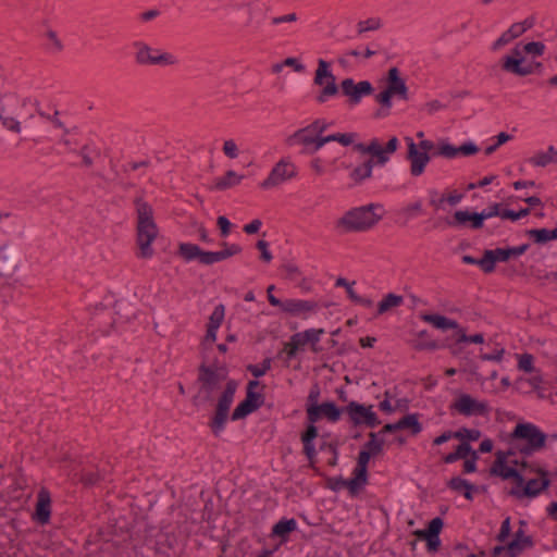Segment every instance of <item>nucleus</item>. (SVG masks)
I'll list each match as a JSON object with an SVG mask.
<instances>
[{
	"label": "nucleus",
	"instance_id": "nucleus-43",
	"mask_svg": "<svg viewBox=\"0 0 557 557\" xmlns=\"http://www.w3.org/2000/svg\"><path fill=\"white\" fill-rule=\"evenodd\" d=\"M520 26H515L513 24L505 32L503 33L499 38L494 42L493 48L498 49L502 46H505L512 41L513 39L519 37V30Z\"/></svg>",
	"mask_w": 557,
	"mask_h": 557
},
{
	"label": "nucleus",
	"instance_id": "nucleus-9",
	"mask_svg": "<svg viewBox=\"0 0 557 557\" xmlns=\"http://www.w3.org/2000/svg\"><path fill=\"white\" fill-rule=\"evenodd\" d=\"M524 250L525 246H519L515 248H496L485 250L484 256L481 259H474L472 257L465 256L462 260L466 263L478 264L484 272H491L494 270L496 263L517 258L521 256Z\"/></svg>",
	"mask_w": 557,
	"mask_h": 557
},
{
	"label": "nucleus",
	"instance_id": "nucleus-26",
	"mask_svg": "<svg viewBox=\"0 0 557 557\" xmlns=\"http://www.w3.org/2000/svg\"><path fill=\"white\" fill-rule=\"evenodd\" d=\"M50 493L46 488H41L37 496L35 518L41 523L46 524L50 520Z\"/></svg>",
	"mask_w": 557,
	"mask_h": 557
},
{
	"label": "nucleus",
	"instance_id": "nucleus-1",
	"mask_svg": "<svg viewBox=\"0 0 557 557\" xmlns=\"http://www.w3.org/2000/svg\"><path fill=\"white\" fill-rule=\"evenodd\" d=\"M510 442L520 454L529 456L557 442V434L546 435L531 422H519L510 433Z\"/></svg>",
	"mask_w": 557,
	"mask_h": 557
},
{
	"label": "nucleus",
	"instance_id": "nucleus-45",
	"mask_svg": "<svg viewBox=\"0 0 557 557\" xmlns=\"http://www.w3.org/2000/svg\"><path fill=\"white\" fill-rule=\"evenodd\" d=\"M404 301V298L399 295L388 294L386 297L379 304V313H384L392 308H396L400 306Z\"/></svg>",
	"mask_w": 557,
	"mask_h": 557
},
{
	"label": "nucleus",
	"instance_id": "nucleus-24",
	"mask_svg": "<svg viewBox=\"0 0 557 557\" xmlns=\"http://www.w3.org/2000/svg\"><path fill=\"white\" fill-rule=\"evenodd\" d=\"M443 520L434 518L430 521L428 530H417L414 535L426 541L428 549L431 552L437 550L441 545L440 532L443 529Z\"/></svg>",
	"mask_w": 557,
	"mask_h": 557
},
{
	"label": "nucleus",
	"instance_id": "nucleus-14",
	"mask_svg": "<svg viewBox=\"0 0 557 557\" xmlns=\"http://www.w3.org/2000/svg\"><path fill=\"white\" fill-rule=\"evenodd\" d=\"M540 65L539 62L525 57L516 46L509 54L503 58V70L517 76L532 74Z\"/></svg>",
	"mask_w": 557,
	"mask_h": 557
},
{
	"label": "nucleus",
	"instance_id": "nucleus-22",
	"mask_svg": "<svg viewBox=\"0 0 557 557\" xmlns=\"http://www.w3.org/2000/svg\"><path fill=\"white\" fill-rule=\"evenodd\" d=\"M369 154L375 159L376 164L384 165L386 164L391 157L396 152L399 147V140L396 136H393L386 144L385 147H382L379 139L373 138L370 141Z\"/></svg>",
	"mask_w": 557,
	"mask_h": 557
},
{
	"label": "nucleus",
	"instance_id": "nucleus-4",
	"mask_svg": "<svg viewBox=\"0 0 557 557\" xmlns=\"http://www.w3.org/2000/svg\"><path fill=\"white\" fill-rule=\"evenodd\" d=\"M406 100L408 98V88L405 79L399 75L397 67L388 70L387 82L385 89L376 96L377 102L385 109L379 115L386 116L393 106V99Z\"/></svg>",
	"mask_w": 557,
	"mask_h": 557
},
{
	"label": "nucleus",
	"instance_id": "nucleus-18",
	"mask_svg": "<svg viewBox=\"0 0 557 557\" xmlns=\"http://www.w3.org/2000/svg\"><path fill=\"white\" fill-rule=\"evenodd\" d=\"M405 141L408 148L407 158L410 162V174L418 177L424 173L431 157L429 153L418 150V145L411 137H405Z\"/></svg>",
	"mask_w": 557,
	"mask_h": 557
},
{
	"label": "nucleus",
	"instance_id": "nucleus-21",
	"mask_svg": "<svg viewBox=\"0 0 557 557\" xmlns=\"http://www.w3.org/2000/svg\"><path fill=\"white\" fill-rule=\"evenodd\" d=\"M479 152V147L473 140H466L460 146H454L448 140H442L438 144L437 154L455 159L458 157H470Z\"/></svg>",
	"mask_w": 557,
	"mask_h": 557
},
{
	"label": "nucleus",
	"instance_id": "nucleus-30",
	"mask_svg": "<svg viewBox=\"0 0 557 557\" xmlns=\"http://www.w3.org/2000/svg\"><path fill=\"white\" fill-rule=\"evenodd\" d=\"M531 546V539L528 535H525L522 531H518L516 533L515 539L506 547V550L511 557H516Z\"/></svg>",
	"mask_w": 557,
	"mask_h": 557
},
{
	"label": "nucleus",
	"instance_id": "nucleus-47",
	"mask_svg": "<svg viewBox=\"0 0 557 557\" xmlns=\"http://www.w3.org/2000/svg\"><path fill=\"white\" fill-rule=\"evenodd\" d=\"M396 426H400V429H410L413 433H419L421 431V425L416 416L409 414L397 422Z\"/></svg>",
	"mask_w": 557,
	"mask_h": 557
},
{
	"label": "nucleus",
	"instance_id": "nucleus-46",
	"mask_svg": "<svg viewBox=\"0 0 557 557\" xmlns=\"http://www.w3.org/2000/svg\"><path fill=\"white\" fill-rule=\"evenodd\" d=\"M356 135L354 133H337L324 137V145L331 141H338L343 146H349L354 143Z\"/></svg>",
	"mask_w": 557,
	"mask_h": 557
},
{
	"label": "nucleus",
	"instance_id": "nucleus-58",
	"mask_svg": "<svg viewBox=\"0 0 557 557\" xmlns=\"http://www.w3.org/2000/svg\"><path fill=\"white\" fill-rule=\"evenodd\" d=\"M102 476L103 475L100 471L94 472V471L84 470L82 473V481L87 485H92V484L97 483Z\"/></svg>",
	"mask_w": 557,
	"mask_h": 557
},
{
	"label": "nucleus",
	"instance_id": "nucleus-35",
	"mask_svg": "<svg viewBox=\"0 0 557 557\" xmlns=\"http://www.w3.org/2000/svg\"><path fill=\"white\" fill-rule=\"evenodd\" d=\"M529 234L537 244L557 240V226L554 228L531 230Z\"/></svg>",
	"mask_w": 557,
	"mask_h": 557
},
{
	"label": "nucleus",
	"instance_id": "nucleus-17",
	"mask_svg": "<svg viewBox=\"0 0 557 557\" xmlns=\"http://www.w3.org/2000/svg\"><path fill=\"white\" fill-rule=\"evenodd\" d=\"M307 413L308 419L312 424L321 420H327L335 423L342 417V409L332 401H325L322 404L312 403L309 404Z\"/></svg>",
	"mask_w": 557,
	"mask_h": 557
},
{
	"label": "nucleus",
	"instance_id": "nucleus-59",
	"mask_svg": "<svg viewBox=\"0 0 557 557\" xmlns=\"http://www.w3.org/2000/svg\"><path fill=\"white\" fill-rule=\"evenodd\" d=\"M530 374H531V376H530V377H528V379L525 380V382H527V383H528V384H529L533 389H535V391L541 389V387H542V385H543V382H544L542 373L537 370V371H535V372H533V373H530Z\"/></svg>",
	"mask_w": 557,
	"mask_h": 557
},
{
	"label": "nucleus",
	"instance_id": "nucleus-53",
	"mask_svg": "<svg viewBox=\"0 0 557 557\" xmlns=\"http://www.w3.org/2000/svg\"><path fill=\"white\" fill-rule=\"evenodd\" d=\"M421 212H422V203H421V201H416L413 203H410V205L406 206L405 208H403L401 211H400V213L406 219L416 218L419 214H421Z\"/></svg>",
	"mask_w": 557,
	"mask_h": 557
},
{
	"label": "nucleus",
	"instance_id": "nucleus-23",
	"mask_svg": "<svg viewBox=\"0 0 557 557\" xmlns=\"http://www.w3.org/2000/svg\"><path fill=\"white\" fill-rule=\"evenodd\" d=\"M375 54L376 51L371 49L369 46H360L344 51L338 55L336 61L342 67L348 69L354 64H363L366 60L372 58Z\"/></svg>",
	"mask_w": 557,
	"mask_h": 557
},
{
	"label": "nucleus",
	"instance_id": "nucleus-2",
	"mask_svg": "<svg viewBox=\"0 0 557 557\" xmlns=\"http://www.w3.org/2000/svg\"><path fill=\"white\" fill-rule=\"evenodd\" d=\"M382 205L371 203L352 208L338 221L337 226L347 232H362L374 226L384 215Z\"/></svg>",
	"mask_w": 557,
	"mask_h": 557
},
{
	"label": "nucleus",
	"instance_id": "nucleus-34",
	"mask_svg": "<svg viewBox=\"0 0 557 557\" xmlns=\"http://www.w3.org/2000/svg\"><path fill=\"white\" fill-rule=\"evenodd\" d=\"M367 483V470L355 469L354 476L345 482L351 493H358Z\"/></svg>",
	"mask_w": 557,
	"mask_h": 557
},
{
	"label": "nucleus",
	"instance_id": "nucleus-44",
	"mask_svg": "<svg viewBox=\"0 0 557 557\" xmlns=\"http://www.w3.org/2000/svg\"><path fill=\"white\" fill-rule=\"evenodd\" d=\"M382 21L379 17H369L367 20L359 21L357 24L358 34H364L368 32H374L380 29Z\"/></svg>",
	"mask_w": 557,
	"mask_h": 557
},
{
	"label": "nucleus",
	"instance_id": "nucleus-11",
	"mask_svg": "<svg viewBox=\"0 0 557 557\" xmlns=\"http://www.w3.org/2000/svg\"><path fill=\"white\" fill-rule=\"evenodd\" d=\"M521 466L523 468L528 467L530 472L536 473L539 478L531 479L528 482L523 480L522 486L516 484V487L511 492L513 495L518 497H535L549 486L550 481L548 479V472L545 469L536 465H528L525 461L521 462Z\"/></svg>",
	"mask_w": 557,
	"mask_h": 557
},
{
	"label": "nucleus",
	"instance_id": "nucleus-38",
	"mask_svg": "<svg viewBox=\"0 0 557 557\" xmlns=\"http://www.w3.org/2000/svg\"><path fill=\"white\" fill-rule=\"evenodd\" d=\"M258 409V404H251L248 400L244 399L238 406L234 409L231 419L233 421H237L246 418L251 412Z\"/></svg>",
	"mask_w": 557,
	"mask_h": 557
},
{
	"label": "nucleus",
	"instance_id": "nucleus-48",
	"mask_svg": "<svg viewBox=\"0 0 557 557\" xmlns=\"http://www.w3.org/2000/svg\"><path fill=\"white\" fill-rule=\"evenodd\" d=\"M271 358H265L261 364H249L247 370L255 376L260 377L267 373L271 368Z\"/></svg>",
	"mask_w": 557,
	"mask_h": 557
},
{
	"label": "nucleus",
	"instance_id": "nucleus-32",
	"mask_svg": "<svg viewBox=\"0 0 557 557\" xmlns=\"http://www.w3.org/2000/svg\"><path fill=\"white\" fill-rule=\"evenodd\" d=\"M517 48L528 58L535 61L536 58H540L545 52V45L541 41H530L527 44L519 42L516 45Z\"/></svg>",
	"mask_w": 557,
	"mask_h": 557
},
{
	"label": "nucleus",
	"instance_id": "nucleus-54",
	"mask_svg": "<svg viewBox=\"0 0 557 557\" xmlns=\"http://www.w3.org/2000/svg\"><path fill=\"white\" fill-rule=\"evenodd\" d=\"M506 355V349L504 347H497L493 352L482 354L481 359L483 361H492V362H502Z\"/></svg>",
	"mask_w": 557,
	"mask_h": 557
},
{
	"label": "nucleus",
	"instance_id": "nucleus-6",
	"mask_svg": "<svg viewBox=\"0 0 557 557\" xmlns=\"http://www.w3.org/2000/svg\"><path fill=\"white\" fill-rule=\"evenodd\" d=\"M133 48L136 50L135 52V62L138 65L147 66V65H175L177 64V59L170 52L162 51L160 49H154L150 47L148 44L141 40H136L132 44Z\"/></svg>",
	"mask_w": 557,
	"mask_h": 557
},
{
	"label": "nucleus",
	"instance_id": "nucleus-37",
	"mask_svg": "<svg viewBox=\"0 0 557 557\" xmlns=\"http://www.w3.org/2000/svg\"><path fill=\"white\" fill-rule=\"evenodd\" d=\"M482 436V433L479 429H469V428H460L455 431V438L459 440L461 443H468L470 445L471 442H476Z\"/></svg>",
	"mask_w": 557,
	"mask_h": 557
},
{
	"label": "nucleus",
	"instance_id": "nucleus-61",
	"mask_svg": "<svg viewBox=\"0 0 557 557\" xmlns=\"http://www.w3.org/2000/svg\"><path fill=\"white\" fill-rule=\"evenodd\" d=\"M468 457L469 458L465 460L463 468L466 472L472 473L476 470V460L479 456L478 453L472 449V453H470Z\"/></svg>",
	"mask_w": 557,
	"mask_h": 557
},
{
	"label": "nucleus",
	"instance_id": "nucleus-56",
	"mask_svg": "<svg viewBox=\"0 0 557 557\" xmlns=\"http://www.w3.org/2000/svg\"><path fill=\"white\" fill-rule=\"evenodd\" d=\"M418 341L414 343V347L418 349H425V348H436V344L433 342H426L428 338V332L426 331H420L417 334Z\"/></svg>",
	"mask_w": 557,
	"mask_h": 557
},
{
	"label": "nucleus",
	"instance_id": "nucleus-40",
	"mask_svg": "<svg viewBox=\"0 0 557 557\" xmlns=\"http://www.w3.org/2000/svg\"><path fill=\"white\" fill-rule=\"evenodd\" d=\"M373 171V161H367L358 166H356L350 176L356 182H361L366 178H369L372 175Z\"/></svg>",
	"mask_w": 557,
	"mask_h": 557
},
{
	"label": "nucleus",
	"instance_id": "nucleus-50",
	"mask_svg": "<svg viewBox=\"0 0 557 557\" xmlns=\"http://www.w3.org/2000/svg\"><path fill=\"white\" fill-rule=\"evenodd\" d=\"M529 213H530V209H528V208L520 209L519 211L505 209L502 211V219L510 220V221H518L522 218H525Z\"/></svg>",
	"mask_w": 557,
	"mask_h": 557
},
{
	"label": "nucleus",
	"instance_id": "nucleus-33",
	"mask_svg": "<svg viewBox=\"0 0 557 557\" xmlns=\"http://www.w3.org/2000/svg\"><path fill=\"white\" fill-rule=\"evenodd\" d=\"M463 196L458 193L450 194L447 197L440 196V197H431L430 202L431 205L437 209V210H445V205L448 203L449 206H456L462 200Z\"/></svg>",
	"mask_w": 557,
	"mask_h": 557
},
{
	"label": "nucleus",
	"instance_id": "nucleus-27",
	"mask_svg": "<svg viewBox=\"0 0 557 557\" xmlns=\"http://www.w3.org/2000/svg\"><path fill=\"white\" fill-rule=\"evenodd\" d=\"M557 149L550 145L547 150H539L534 156L530 157L527 162L534 168H545L552 163H557Z\"/></svg>",
	"mask_w": 557,
	"mask_h": 557
},
{
	"label": "nucleus",
	"instance_id": "nucleus-8",
	"mask_svg": "<svg viewBox=\"0 0 557 557\" xmlns=\"http://www.w3.org/2000/svg\"><path fill=\"white\" fill-rule=\"evenodd\" d=\"M239 252L238 246H227L220 251H202L198 246H178L177 255L186 261L198 260L202 264L220 262Z\"/></svg>",
	"mask_w": 557,
	"mask_h": 557
},
{
	"label": "nucleus",
	"instance_id": "nucleus-7",
	"mask_svg": "<svg viewBox=\"0 0 557 557\" xmlns=\"http://www.w3.org/2000/svg\"><path fill=\"white\" fill-rule=\"evenodd\" d=\"M450 409L465 417H484L491 411L487 400L461 391L455 393Z\"/></svg>",
	"mask_w": 557,
	"mask_h": 557
},
{
	"label": "nucleus",
	"instance_id": "nucleus-15",
	"mask_svg": "<svg viewBox=\"0 0 557 557\" xmlns=\"http://www.w3.org/2000/svg\"><path fill=\"white\" fill-rule=\"evenodd\" d=\"M323 333L322 329H310L295 334L285 346L286 354L289 357H296L308 348L318 351V343Z\"/></svg>",
	"mask_w": 557,
	"mask_h": 557
},
{
	"label": "nucleus",
	"instance_id": "nucleus-49",
	"mask_svg": "<svg viewBox=\"0 0 557 557\" xmlns=\"http://www.w3.org/2000/svg\"><path fill=\"white\" fill-rule=\"evenodd\" d=\"M276 185H278V162L273 165L269 176L259 186L262 189H269Z\"/></svg>",
	"mask_w": 557,
	"mask_h": 557
},
{
	"label": "nucleus",
	"instance_id": "nucleus-3",
	"mask_svg": "<svg viewBox=\"0 0 557 557\" xmlns=\"http://www.w3.org/2000/svg\"><path fill=\"white\" fill-rule=\"evenodd\" d=\"M326 120L319 119L308 126L297 131L290 138V144H299L304 146L307 152L314 153L324 146V137L322 134L330 127Z\"/></svg>",
	"mask_w": 557,
	"mask_h": 557
},
{
	"label": "nucleus",
	"instance_id": "nucleus-62",
	"mask_svg": "<svg viewBox=\"0 0 557 557\" xmlns=\"http://www.w3.org/2000/svg\"><path fill=\"white\" fill-rule=\"evenodd\" d=\"M310 166L318 175H322L326 172V161L321 157L313 158L310 162Z\"/></svg>",
	"mask_w": 557,
	"mask_h": 557
},
{
	"label": "nucleus",
	"instance_id": "nucleus-52",
	"mask_svg": "<svg viewBox=\"0 0 557 557\" xmlns=\"http://www.w3.org/2000/svg\"><path fill=\"white\" fill-rule=\"evenodd\" d=\"M216 226L220 231L221 237L225 238L231 234L234 224L224 215H219L216 219Z\"/></svg>",
	"mask_w": 557,
	"mask_h": 557
},
{
	"label": "nucleus",
	"instance_id": "nucleus-60",
	"mask_svg": "<svg viewBox=\"0 0 557 557\" xmlns=\"http://www.w3.org/2000/svg\"><path fill=\"white\" fill-rule=\"evenodd\" d=\"M223 152L226 157L234 159L238 156L237 145L233 139L225 140L223 144Z\"/></svg>",
	"mask_w": 557,
	"mask_h": 557
},
{
	"label": "nucleus",
	"instance_id": "nucleus-20",
	"mask_svg": "<svg viewBox=\"0 0 557 557\" xmlns=\"http://www.w3.org/2000/svg\"><path fill=\"white\" fill-rule=\"evenodd\" d=\"M341 89L352 104H358L363 97L371 95L373 91L372 84L369 81L356 83L352 78H345L341 83Z\"/></svg>",
	"mask_w": 557,
	"mask_h": 557
},
{
	"label": "nucleus",
	"instance_id": "nucleus-25",
	"mask_svg": "<svg viewBox=\"0 0 557 557\" xmlns=\"http://www.w3.org/2000/svg\"><path fill=\"white\" fill-rule=\"evenodd\" d=\"M451 225L457 227L479 230L483 226L482 218L478 212H470L469 210H457L454 213Z\"/></svg>",
	"mask_w": 557,
	"mask_h": 557
},
{
	"label": "nucleus",
	"instance_id": "nucleus-42",
	"mask_svg": "<svg viewBox=\"0 0 557 557\" xmlns=\"http://www.w3.org/2000/svg\"><path fill=\"white\" fill-rule=\"evenodd\" d=\"M472 453V447L468 443H461L454 453L444 457L446 463H453L458 459H465Z\"/></svg>",
	"mask_w": 557,
	"mask_h": 557
},
{
	"label": "nucleus",
	"instance_id": "nucleus-29",
	"mask_svg": "<svg viewBox=\"0 0 557 557\" xmlns=\"http://www.w3.org/2000/svg\"><path fill=\"white\" fill-rule=\"evenodd\" d=\"M198 380L201 382L202 388L205 391L212 392L215 387H218L222 377L215 370L202 364L199 369Z\"/></svg>",
	"mask_w": 557,
	"mask_h": 557
},
{
	"label": "nucleus",
	"instance_id": "nucleus-31",
	"mask_svg": "<svg viewBox=\"0 0 557 557\" xmlns=\"http://www.w3.org/2000/svg\"><path fill=\"white\" fill-rule=\"evenodd\" d=\"M421 319L441 331L457 329V322L445 315L426 313L422 314Z\"/></svg>",
	"mask_w": 557,
	"mask_h": 557
},
{
	"label": "nucleus",
	"instance_id": "nucleus-5",
	"mask_svg": "<svg viewBox=\"0 0 557 557\" xmlns=\"http://www.w3.org/2000/svg\"><path fill=\"white\" fill-rule=\"evenodd\" d=\"M237 386L238 384L236 381L230 380L226 383L225 389L218 399L214 416L209 422V426L215 436H219L225 429L230 408L233 404Z\"/></svg>",
	"mask_w": 557,
	"mask_h": 557
},
{
	"label": "nucleus",
	"instance_id": "nucleus-13",
	"mask_svg": "<svg viewBox=\"0 0 557 557\" xmlns=\"http://www.w3.org/2000/svg\"><path fill=\"white\" fill-rule=\"evenodd\" d=\"M228 8L236 11L245 18L244 26L258 28L262 21L265 20L269 5L265 1L257 0L248 3H233Z\"/></svg>",
	"mask_w": 557,
	"mask_h": 557
},
{
	"label": "nucleus",
	"instance_id": "nucleus-57",
	"mask_svg": "<svg viewBox=\"0 0 557 557\" xmlns=\"http://www.w3.org/2000/svg\"><path fill=\"white\" fill-rule=\"evenodd\" d=\"M224 318V307L222 305L215 307L213 312L210 315V321L208 325L219 327Z\"/></svg>",
	"mask_w": 557,
	"mask_h": 557
},
{
	"label": "nucleus",
	"instance_id": "nucleus-55",
	"mask_svg": "<svg viewBox=\"0 0 557 557\" xmlns=\"http://www.w3.org/2000/svg\"><path fill=\"white\" fill-rule=\"evenodd\" d=\"M296 172V166L293 163L281 160V181L294 177Z\"/></svg>",
	"mask_w": 557,
	"mask_h": 557
},
{
	"label": "nucleus",
	"instance_id": "nucleus-41",
	"mask_svg": "<svg viewBox=\"0 0 557 557\" xmlns=\"http://www.w3.org/2000/svg\"><path fill=\"white\" fill-rule=\"evenodd\" d=\"M516 358L518 370L529 374L537 371L534 364V357L531 354H519L516 355Z\"/></svg>",
	"mask_w": 557,
	"mask_h": 557
},
{
	"label": "nucleus",
	"instance_id": "nucleus-19",
	"mask_svg": "<svg viewBox=\"0 0 557 557\" xmlns=\"http://www.w3.org/2000/svg\"><path fill=\"white\" fill-rule=\"evenodd\" d=\"M347 413L356 425H366L374 428L380 424L376 413L372 406H364L356 401H351L347 406Z\"/></svg>",
	"mask_w": 557,
	"mask_h": 557
},
{
	"label": "nucleus",
	"instance_id": "nucleus-12",
	"mask_svg": "<svg viewBox=\"0 0 557 557\" xmlns=\"http://www.w3.org/2000/svg\"><path fill=\"white\" fill-rule=\"evenodd\" d=\"M513 450H497L495 461L491 468V473L504 480L513 479L519 486L523 485V475L515 468L518 465L516 459H511Z\"/></svg>",
	"mask_w": 557,
	"mask_h": 557
},
{
	"label": "nucleus",
	"instance_id": "nucleus-39",
	"mask_svg": "<svg viewBox=\"0 0 557 557\" xmlns=\"http://www.w3.org/2000/svg\"><path fill=\"white\" fill-rule=\"evenodd\" d=\"M318 431L314 425H310L307 429V432L302 436L304 447L307 456L311 459L315 455V448L312 444L313 440L317 437Z\"/></svg>",
	"mask_w": 557,
	"mask_h": 557
},
{
	"label": "nucleus",
	"instance_id": "nucleus-63",
	"mask_svg": "<svg viewBox=\"0 0 557 557\" xmlns=\"http://www.w3.org/2000/svg\"><path fill=\"white\" fill-rule=\"evenodd\" d=\"M382 441L377 440L375 434H371V440L367 444V450L372 455H376L382 450Z\"/></svg>",
	"mask_w": 557,
	"mask_h": 557
},
{
	"label": "nucleus",
	"instance_id": "nucleus-36",
	"mask_svg": "<svg viewBox=\"0 0 557 557\" xmlns=\"http://www.w3.org/2000/svg\"><path fill=\"white\" fill-rule=\"evenodd\" d=\"M448 485L450 486V488L457 492H462L467 499H472V492L474 491V486L467 480L461 479L459 476L453 478L449 481Z\"/></svg>",
	"mask_w": 557,
	"mask_h": 557
},
{
	"label": "nucleus",
	"instance_id": "nucleus-64",
	"mask_svg": "<svg viewBox=\"0 0 557 557\" xmlns=\"http://www.w3.org/2000/svg\"><path fill=\"white\" fill-rule=\"evenodd\" d=\"M1 123L9 131H12L14 133L21 132V123L13 116L3 117V121Z\"/></svg>",
	"mask_w": 557,
	"mask_h": 557
},
{
	"label": "nucleus",
	"instance_id": "nucleus-16",
	"mask_svg": "<svg viewBox=\"0 0 557 557\" xmlns=\"http://www.w3.org/2000/svg\"><path fill=\"white\" fill-rule=\"evenodd\" d=\"M314 84L321 87V92L318 96V101L323 103L331 97L335 96L338 91L336 78L330 69L329 62L323 59L318 60V67L314 75Z\"/></svg>",
	"mask_w": 557,
	"mask_h": 557
},
{
	"label": "nucleus",
	"instance_id": "nucleus-10",
	"mask_svg": "<svg viewBox=\"0 0 557 557\" xmlns=\"http://www.w3.org/2000/svg\"><path fill=\"white\" fill-rule=\"evenodd\" d=\"M137 205V244H152L158 235V227L153 221L152 208L140 199L136 200Z\"/></svg>",
	"mask_w": 557,
	"mask_h": 557
},
{
	"label": "nucleus",
	"instance_id": "nucleus-28",
	"mask_svg": "<svg viewBox=\"0 0 557 557\" xmlns=\"http://www.w3.org/2000/svg\"><path fill=\"white\" fill-rule=\"evenodd\" d=\"M244 177V175H239L235 171L228 170L222 177L215 178L209 189L224 191L239 185Z\"/></svg>",
	"mask_w": 557,
	"mask_h": 557
},
{
	"label": "nucleus",
	"instance_id": "nucleus-51",
	"mask_svg": "<svg viewBox=\"0 0 557 557\" xmlns=\"http://www.w3.org/2000/svg\"><path fill=\"white\" fill-rule=\"evenodd\" d=\"M502 209L499 203H493L492 206L483 209L481 212H478L482 218V224L484 221L494 216H499L502 219Z\"/></svg>",
	"mask_w": 557,
	"mask_h": 557
}]
</instances>
